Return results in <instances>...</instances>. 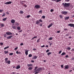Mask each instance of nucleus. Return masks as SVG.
<instances>
[{"instance_id":"1","label":"nucleus","mask_w":74,"mask_h":74,"mask_svg":"<svg viewBox=\"0 0 74 74\" xmlns=\"http://www.w3.org/2000/svg\"><path fill=\"white\" fill-rule=\"evenodd\" d=\"M62 5H63L64 7H68L70 6V3H62Z\"/></svg>"},{"instance_id":"2","label":"nucleus","mask_w":74,"mask_h":74,"mask_svg":"<svg viewBox=\"0 0 74 74\" xmlns=\"http://www.w3.org/2000/svg\"><path fill=\"white\" fill-rule=\"evenodd\" d=\"M42 70V68H39L36 70V72L35 73V74H38L39 72L41 70Z\"/></svg>"},{"instance_id":"3","label":"nucleus","mask_w":74,"mask_h":74,"mask_svg":"<svg viewBox=\"0 0 74 74\" xmlns=\"http://www.w3.org/2000/svg\"><path fill=\"white\" fill-rule=\"evenodd\" d=\"M34 7L36 9H38L40 8V7L39 5H36Z\"/></svg>"},{"instance_id":"4","label":"nucleus","mask_w":74,"mask_h":74,"mask_svg":"<svg viewBox=\"0 0 74 74\" xmlns=\"http://www.w3.org/2000/svg\"><path fill=\"white\" fill-rule=\"evenodd\" d=\"M62 14H63L64 15H66L67 14V12L66 11H62L61 12Z\"/></svg>"},{"instance_id":"5","label":"nucleus","mask_w":74,"mask_h":74,"mask_svg":"<svg viewBox=\"0 0 74 74\" xmlns=\"http://www.w3.org/2000/svg\"><path fill=\"white\" fill-rule=\"evenodd\" d=\"M12 3V2L11 1H10V2H5V4H10Z\"/></svg>"},{"instance_id":"6","label":"nucleus","mask_w":74,"mask_h":74,"mask_svg":"<svg viewBox=\"0 0 74 74\" xmlns=\"http://www.w3.org/2000/svg\"><path fill=\"white\" fill-rule=\"evenodd\" d=\"M69 26H71V27H74V24H68Z\"/></svg>"},{"instance_id":"7","label":"nucleus","mask_w":74,"mask_h":74,"mask_svg":"<svg viewBox=\"0 0 74 74\" xmlns=\"http://www.w3.org/2000/svg\"><path fill=\"white\" fill-rule=\"evenodd\" d=\"M6 34L7 35H12V34L11 32H6Z\"/></svg>"},{"instance_id":"8","label":"nucleus","mask_w":74,"mask_h":74,"mask_svg":"<svg viewBox=\"0 0 74 74\" xmlns=\"http://www.w3.org/2000/svg\"><path fill=\"white\" fill-rule=\"evenodd\" d=\"M52 25H53V24L52 23H51V24H50L48 27H48L49 28H50L51 27H52Z\"/></svg>"},{"instance_id":"9","label":"nucleus","mask_w":74,"mask_h":74,"mask_svg":"<svg viewBox=\"0 0 74 74\" xmlns=\"http://www.w3.org/2000/svg\"><path fill=\"white\" fill-rule=\"evenodd\" d=\"M25 54L26 55H28V50H25Z\"/></svg>"},{"instance_id":"10","label":"nucleus","mask_w":74,"mask_h":74,"mask_svg":"<svg viewBox=\"0 0 74 74\" xmlns=\"http://www.w3.org/2000/svg\"><path fill=\"white\" fill-rule=\"evenodd\" d=\"M6 62V63L8 64H10V63H11V61L8 60L7 62Z\"/></svg>"},{"instance_id":"11","label":"nucleus","mask_w":74,"mask_h":74,"mask_svg":"<svg viewBox=\"0 0 74 74\" xmlns=\"http://www.w3.org/2000/svg\"><path fill=\"white\" fill-rule=\"evenodd\" d=\"M11 22L12 23H14L15 22V21L14 19H12L11 20Z\"/></svg>"},{"instance_id":"12","label":"nucleus","mask_w":74,"mask_h":74,"mask_svg":"<svg viewBox=\"0 0 74 74\" xmlns=\"http://www.w3.org/2000/svg\"><path fill=\"white\" fill-rule=\"evenodd\" d=\"M21 68V66L19 65H18V66L16 67V69H18Z\"/></svg>"},{"instance_id":"13","label":"nucleus","mask_w":74,"mask_h":74,"mask_svg":"<svg viewBox=\"0 0 74 74\" xmlns=\"http://www.w3.org/2000/svg\"><path fill=\"white\" fill-rule=\"evenodd\" d=\"M39 23H40V21H39L38 20H37L36 24V25H38Z\"/></svg>"},{"instance_id":"14","label":"nucleus","mask_w":74,"mask_h":74,"mask_svg":"<svg viewBox=\"0 0 74 74\" xmlns=\"http://www.w3.org/2000/svg\"><path fill=\"white\" fill-rule=\"evenodd\" d=\"M12 36H11L9 37H7V39H10V38H12Z\"/></svg>"},{"instance_id":"15","label":"nucleus","mask_w":74,"mask_h":74,"mask_svg":"<svg viewBox=\"0 0 74 74\" xmlns=\"http://www.w3.org/2000/svg\"><path fill=\"white\" fill-rule=\"evenodd\" d=\"M37 58V56H34V57L32 58L33 59H36Z\"/></svg>"},{"instance_id":"16","label":"nucleus","mask_w":74,"mask_h":74,"mask_svg":"<svg viewBox=\"0 0 74 74\" xmlns=\"http://www.w3.org/2000/svg\"><path fill=\"white\" fill-rule=\"evenodd\" d=\"M32 65H33L32 64H28L27 65V66H28V67H31V66H32Z\"/></svg>"},{"instance_id":"17","label":"nucleus","mask_w":74,"mask_h":74,"mask_svg":"<svg viewBox=\"0 0 74 74\" xmlns=\"http://www.w3.org/2000/svg\"><path fill=\"white\" fill-rule=\"evenodd\" d=\"M65 69H69V66L67 65H66L65 66Z\"/></svg>"},{"instance_id":"18","label":"nucleus","mask_w":74,"mask_h":74,"mask_svg":"<svg viewBox=\"0 0 74 74\" xmlns=\"http://www.w3.org/2000/svg\"><path fill=\"white\" fill-rule=\"evenodd\" d=\"M17 30H21V27H20L19 26L17 27Z\"/></svg>"},{"instance_id":"19","label":"nucleus","mask_w":74,"mask_h":74,"mask_svg":"<svg viewBox=\"0 0 74 74\" xmlns=\"http://www.w3.org/2000/svg\"><path fill=\"white\" fill-rule=\"evenodd\" d=\"M69 18L70 17L69 16L66 17L64 19L65 20H67V19H69Z\"/></svg>"},{"instance_id":"20","label":"nucleus","mask_w":74,"mask_h":74,"mask_svg":"<svg viewBox=\"0 0 74 74\" xmlns=\"http://www.w3.org/2000/svg\"><path fill=\"white\" fill-rule=\"evenodd\" d=\"M8 58H6L5 59V62L8 61Z\"/></svg>"},{"instance_id":"21","label":"nucleus","mask_w":74,"mask_h":74,"mask_svg":"<svg viewBox=\"0 0 74 74\" xmlns=\"http://www.w3.org/2000/svg\"><path fill=\"white\" fill-rule=\"evenodd\" d=\"M66 54V53L63 52L61 54V56H63V55H64Z\"/></svg>"},{"instance_id":"22","label":"nucleus","mask_w":74,"mask_h":74,"mask_svg":"<svg viewBox=\"0 0 74 74\" xmlns=\"http://www.w3.org/2000/svg\"><path fill=\"white\" fill-rule=\"evenodd\" d=\"M16 53H17V54H20V53H21V52H19L18 51H17L16 52Z\"/></svg>"},{"instance_id":"23","label":"nucleus","mask_w":74,"mask_h":74,"mask_svg":"<svg viewBox=\"0 0 74 74\" xmlns=\"http://www.w3.org/2000/svg\"><path fill=\"white\" fill-rule=\"evenodd\" d=\"M33 69V68L31 67H29L28 69V70H32V69Z\"/></svg>"},{"instance_id":"24","label":"nucleus","mask_w":74,"mask_h":74,"mask_svg":"<svg viewBox=\"0 0 74 74\" xmlns=\"http://www.w3.org/2000/svg\"><path fill=\"white\" fill-rule=\"evenodd\" d=\"M7 20V18H5L3 19V21H5Z\"/></svg>"},{"instance_id":"25","label":"nucleus","mask_w":74,"mask_h":74,"mask_svg":"<svg viewBox=\"0 0 74 74\" xmlns=\"http://www.w3.org/2000/svg\"><path fill=\"white\" fill-rule=\"evenodd\" d=\"M13 29H16V27L15 26H13L12 27Z\"/></svg>"},{"instance_id":"26","label":"nucleus","mask_w":74,"mask_h":74,"mask_svg":"<svg viewBox=\"0 0 74 74\" xmlns=\"http://www.w3.org/2000/svg\"><path fill=\"white\" fill-rule=\"evenodd\" d=\"M24 13V12H23L22 10H21L20 11V14H23V13Z\"/></svg>"},{"instance_id":"27","label":"nucleus","mask_w":74,"mask_h":74,"mask_svg":"<svg viewBox=\"0 0 74 74\" xmlns=\"http://www.w3.org/2000/svg\"><path fill=\"white\" fill-rule=\"evenodd\" d=\"M51 54H52V52H49L47 53V55H49Z\"/></svg>"},{"instance_id":"28","label":"nucleus","mask_w":74,"mask_h":74,"mask_svg":"<svg viewBox=\"0 0 74 74\" xmlns=\"http://www.w3.org/2000/svg\"><path fill=\"white\" fill-rule=\"evenodd\" d=\"M42 11L40 10L38 12L39 14H42Z\"/></svg>"},{"instance_id":"29","label":"nucleus","mask_w":74,"mask_h":74,"mask_svg":"<svg viewBox=\"0 0 74 74\" xmlns=\"http://www.w3.org/2000/svg\"><path fill=\"white\" fill-rule=\"evenodd\" d=\"M67 49L68 50H70V49H71V48H70V47H67Z\"/></svg>"},{"instance_id":"30","label":"nucleus","mask_w":74,"mask_h":74,"mask_svg":"<svg viewBox=\"0 0 74 74\" xmlns=\"http://www.w3.org/2000/svg\"><path fill=\"white\" fill-rule=\"evenodd\" d=\"M40 38L38 39L37 40V42H40Z\"/></svg>"},{"instance_id":"31","label":"nucleus","mask_w":74,"mask_h":74,"mask_svg":"<svg viewBox=\"0 0 74 74\" xmlns=\"http://www.w3.org/2000/svg\"><path fill=\"white\" fill-rule=\"evenodd\" d=\"M9 48V46H8L4 48V49H7V48Z\"/></svg>"},{"instance_id":"32","label":"nucleus","mask_w":74,"mask_h":74,"mask_svg":"<svg viewBox=\"0 0 74 74\" xmlns=\"http://www.w3.org/2000/svg\"><path fill=\"white\" fill-rule=\"evenodd\" d=\"M4 52L5 53V54H6L8 53V51H5Z\"/></svg>"},{"instance_id":"33","label":"nucleus","mask_w":74,"mask_h":74,"mask_svg":"<svg viewBox=\"0 0 74 74\" xmlns=\"http://www.w3.org/2000/svg\"><path fill=\"white\" fill-rule=\"evenodd\" d=\"M30 16H31L30 15H28L27 16V18H30Z\"/></svg>"},{"instance_id":"34","label":"nucleus","mask_w":74,"mask_h":74,"mask_svg":"<svg viewBox=\"0 0 74 74\" xmlns=\"http://www.w3.org/2000/svg\"><path fill=\"white\" fill-rule=\"evenodd\" d=\"M32 55L31 54H30L29 55L28 57L29 58H30V57H32Z\"/></svg>"},{"instance_id":"35","label":"nucleus","mask_w":74,"mask_h":74,"mask_svg":"<svg viewBox=\"0 0 74 74\" xmlns=\"http://www.w3.org/2000/svg\"><path fill=\"white\" fill-rule=\"evenodd\" d=\"M60 17V18H61V19H62V18H63V16H62V15H60L59 16Z\"/></svg>"},{"instance_id":"36","label":"nucleus","mask_w":74,"mask_h":74,"mask_svg":"<svg viewBox=\"0 0 74 74\" xmlns=\"http://www.w3.org/2000/svg\"><path fill=\"white\" fill-rule=\"evenodd\" d=\"M52 38H53L51 37L49 38V40H52Z\"/></svg>"},{"instance_id":"37","label":"nucleus","mask_w":74,"mask_h":74,"mask_svg":"<svg viewBox=\"0 0 74 74\" xmlns=\"http://www.w3.org/2000/svg\"><path fill=\"white\" fill-rule=\"evenodd\" d=\"M56 1L57 2H59V1H61V0H57Z\"/></svg>"},{"instance_id":"38","label":"nucleus","mask_w":74,"mask_h":74,"mask_svg":"<svg viewBox=\"0 0 74 74\" xmlns=\"http://www.w3.org/2000/svg\"><path fill=\"white\" fill-rule=\"evenodd\" d=\"M62 50L60 51L58 53L59 54H60V53H62Z\"/></svg>"},{"instance_id":"39","label":"nucleus","mask_w":74,"mask_h":74,"mask_svg":"<svg viewBox=\"0 0 74 74\" xmlns=\"http://www.w3.org/2000/svg\"><path fill=\"white\" fill-rule=\"evenodd\" d=\"M42 18H43V19H45V16H42Z\"/></svg>"},{"instance_id":"40","label":"nucleus","mask_w":74,"mask_h":74,"mask_svg":"<svg viewBox=\"0 0 74 74\" xmlns=\"http://www.w3.org/2000/svg\"><path fill=\"white\" fill-rule=\"evenodd\" d=\"M39 22H42V20L41 19H40L39 20Z\"/></svg>"},{"instance_id":"41","label":"nucleus","mask_w":74,"mask_h":74,"mask_svg":"<svg viewBox=\"0 0 74 74\" xmlns=\"http://www.w3.org/2000/svg\"><path fill=\"white\" fill-rule=\"evenodd\" d=\"M49 49H47L46 51V52H47V53H48V52H49Z\"/></svg>"},{"instance_id":"42","label":"nucleus","mask_w":74,"mask_h":74,"mask_svg":"<svg viewBox=\"0 0 74 74\" xmlns=\"http://www.w3.org/2000/svg\"><path fill=\"white\" fill-rule=\"evenodd\" d=\"M3 36L4 37H7V35L6 34H4Z\"/></svg>"},{"instance_id":"43","label":"nucleus","mask_w":74,"mask_h":74,"mask_svg":"<svg viewBox=\"0 0 74 74\" xmlns=\"http://www.w3.org/2000/svg\"><path fill=\"white\" fill-rule=\"evenodd\" d=\"M3 11V10H0V12L1 13Z\"/></svg>"},{"instance_id":"44","label":"nucleus","mask_w":74,"mask_h":74,"mask_svg":"<svg viewBox=\"0 0 74 74\" xmlns=\"http://www.w3.org/2000/svg\"><path fill=\"white\" fill-rule=\"evenodd\" d=\"M44 47H45V45H44L43 46H41V48H44Z\"/></svg>"},{"instance_id":"45","label":"nucleus","mask_w":74,"mask_h":74,"mask_svg":"<svg viewBox=\"0 0 74 74\" xmlns=\"http://www.w3.org/2000/svg\"><path fill=\"white\" fill-rule=\"evenodd\" d=\"M37 68H38V67L37 66H36L35 68V69L34 70L35 71H36V69H37Z\"/></svg>"},{"instance_id":"46","label":"nucleus","mask_w":74,"mask_h":74,"mask_svg":"<svg viewBox=\"0 0 74 74\" xmlns=\"http://www.w3.org/2000/svg\"><path fill=\"white\" fill-rule=\"evenodd\" d=\"M5 16V13H4V14H3L2 15V17L4 16Z\"/></svg>"},{"instance_id":"47","label":"nucleus","mask_w":74,"mask_h":74,"mask_svg":"<svg viewBox=\"0 0 74 74\" xmlns=\"http://www.w3.org/2000/svg\"><path fill=\"white\" fill-rule=\"evenodd\" d=\"M53 9H51L50 10V12H53Z\"/></svg>"},{"instance_id":"48","label":"nucleus","mask_w":74,"mask_h":74,"mask_svg":"<svg viewBox=\"0 0 74 74\" xmlns=\"http://www.w3.org/2000/svg\"><path fill=\"white\" fill-rule=\"evenodd\" d=\"M9 55H13V53H9Z\"/></svg>"},{"instance_id":"49","label":"nucleus","mask_w":74,"mask_h":74,"mask_svg":"<svg viewBox=\"0 0 74 74\" xmlns=\"http://www.w3.org/2000/svg\"><path fill=\"white\" fill-rule=\"evenodd\" d=\"M4 24H1V27H3V26H4Z\"/></svg>"},{"instance_id":"50","label":"nucleus","mask_w":74,"mask_h":74,"mask_svg":"<svg viewBox=\"0 0 74 74\" xmlns=\"http://www.w3.org/2000/svg\"><path fill=\"white\" fill-rule=\"evenodd\" d=\"M70 1V0H65V1L66 2H69Z\"/></svg>"},{"instance_id":"51","label":"nucleus","mask_w":74,"mask_h":74,"mask_svg":"<svg viewBox=\"0 0 74 74\" xmlns=\"http://www.w3.org/2000/svg\"><path fill=\"white\" fill-rule=\"evenodd\" d=\"M0 44H1V45H3V42L0 43Z\"/></svg>"},{"instance_id":"52","label":"nucleus","mask_w":74,"mask_h":74,"mask_svg":"<svg viewBox=\"0 0 74 74\" xmlns=\"http://www.w3.org/2000/svg\"><path fill=\"white\" fill-rule=\"evenodd\" d=\"M21 46H22V45H23V43H21L20 44Z\"/></svg>"},{"instance_id":"53","label":"nucleus","mask_w":74,"mask_h":74,"mask_svg":"<svg viewBox=\"0 0 74 74\" xmlns=\"http://www.w3.org/2000/svg\"><path fill=\"white\" fill-rule=\"evenodd\" d=\"M37 38V36H35L33 37V38Z\"/></svg>"},{"instance_id":"54","label":"nucleus","mask_w":74,"mask_h":74,"mask_svg":"<svg viewBox=\"0 0 74 74\" xmlns=\"http://www.w3.org/2000/svg\"><path fill=\"white\" fill-rule=\"evenodd\" d=\"M61 68H63V65H61Z\"/></svg>"},{"instance_id":"55","label":"nucleus","mask_w":74,"mask_h":74,"mask_svg":"<svg viewBox=\"0 0 74 74\" xmlns=\"http://www.w3.org/2000/svg\"><path fill=\"white\" fill-rule=\"evenodd\" d=\"M16 25H17V26H18V25H19V24L18 23H16Z\"/></svg>"},{"instance_id":"56","label":"nucleus","mask_w":74,"mask_h":74,"mask_svg":"<svg viewBox=\"0 0 74 74\" xmlns=\"http://www.w3.org/2000/svg\"><path fill=\"white\" fill-rule=\"evenodd\" d=\"M18 48L17 47H16L15 49H14V50H16V49H18Z\"/></svg>"},{"instance_id":"57","label":"nucleus","mask_w":74,"mask_h":74,"mask_svg":"<svg viewBox=\"0 0 74 74\" xmlns=\"http://www.w3.org/2000/svg\"><path fill=\"white\" fill-rule=\"evenodd\" d=\"M24 7H27V5H26V4L24 5Z\"/></svg>"},{"instance_id":"58","label":"nucleus","mask_w":74,"mask_h":74,"mask_svg":"<svg viewBox=\"0 0 74 74\" xmlns=\"http://www.w3.org/2000/svg\"><path fill=\"white\" fill-rule=\"evenodd\" d=\"M66 36H69V34H67L65 35Z\"/></svg>"},{"instance_id":"59","label":"nucleus","mask_w":74,"mask_h":74,"mask_svg":"<svg viewBox=\"0 0 74 74\" xmlns=\"http://www.w3.org/2000/svg\"><path fill=\"white\" fill-rule=\"evenodd\" d=\"M65 57H66V58H69V56H68V55H66Z\"/></svg>"},{"instance_id":"60","label":"nucleus","mask_w":74,"mask_h":74,"mask_svg":"<svg viewBox=\"0 0 74 74\" xmlns=\"http://www.w3.org/2000/svg\"><path fill=\"white\" fill-rule=\"evenodd\" d=\"M33 50L34 51H36L37 50L36 49H33Z\"/></svg>"},{"instance_id":"61","label":"nucleus","mask_w":74,"mask_h":74,"mask_svg":"<svg viewBox=\"0 0 74 74\" xmlns=\"http://www.w3.org/2000/svg\"><path fill=\"white\" fill-rule=\"evenodd\" d=\"M51 1H56L57 0H51Z\"/></svg>"},{"instance_id":"62","label":"nucleus","mask_w":74,"mask_h":74,"mask_svg":"<svg viewBox=\"0 0 74 74\" xmlns=\"http://www.w3.org/2000/svg\"><path fill=\"white\" fill-rule=\"evenodd\" d=\"M48 47H49V46L48 45H47L45 46V47H47L48 48Z\"/></svg>"},{"instance_id":"63","label":"nucleus","mask_w":74,"mask_h":74,"mask_svg":"<svg viewBox=\"0 0 74 74\" xmlns=\"http://www.w3.org/2000/svg\"><path fill=\"white\" fill-rule=\"evenodd\" d=\"M57 32L58 33H60V31H58Z\"/></svg>"},{"instance_id":"64","label":"nucleus","mask_w":74,"mask_h":74,"mask_svg":"<svg viewBox=\"0 0 74 74\" xmlns=\"http://www.w3.org/2000/svg\"><path fill=\"white\" fill-rule=\"evenodd\" d=\"M31 62H32V63H34V61H31Z\"/></svg>"}]
</instances>
